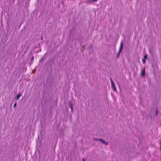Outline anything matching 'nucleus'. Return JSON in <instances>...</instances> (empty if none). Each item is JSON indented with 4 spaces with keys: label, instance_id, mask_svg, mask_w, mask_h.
I'll return each instance as SVG.
<instances>
[{
    "label": "nucleus",
    "instance_id": "f257e3e1",
    "mask_svg": "<svg viewBox=\"0 0 161 161\" xmlns=\"http://www.w3.org/2000/svg\"><path fill=\"white\" fill-rule=\"evenodd\" d=\"M145 75V67H144L141 70V76L142 77L144 76Z\"/></svg>",
    "mask_w": 161,
    "mask_h": 161
},
{
    "label": "nucleus",
    "instance_id": "f03ea898",
    "mask_svg": "<svg viewBox=\"0 0 161 161\" xmlns=\"http://www.w3.org/2000/svg\"><path fill=\"white\" fill-rule=\"evenodd\" d=\"M123 48V41H122L120 43V47H119V51L121 52H122Z\"/></svg>",
    "mask_w": 161,
    "mask_h": 161
},
{
    "label": "nucleus",
    "instance_id": "7ed1b4c3",
    "mask_svg": "<svg viewBox=\"0 0 161 161\" xmlns=\"http://www.w3.org/2000/svg\"><path fill=\"white\" fill-rule=\"evenodd\" d=\"M111 84L112 88L113 90L114 91L116 92L117 91L116 88L115 87L114 83L112 82V83H111Z\"/></svg>",
    "mask_w": 161,
    "mask_h": 161
},
{
    "label": "nucleus",
    "instance_id": "20e7f679",
    "mask_svg": "<svg viewBox=\"0 0 161 161\" xmlns=\"http://www.w3.org/2000/svg\"><path fill=\"white\" fill-rule=\"evenodd\" d=\"M68 105H69V107L71 109V112H73V104L71 103V102L69 101V102Z\"/></svg>",
    "mask_w": 161,
    "mask_h": 161
},
{
    "label": "nucleus",
    "instance_id": "39448f33",
    "mask_svg": "<svg viewBox=\"0 0 161 161\" xmlns=\"http://www.w3.org/2000/svg\"><path fill=\"white\" fill-rule=\"evenodd\" d=\"M100 142H101L103 144H105L106 145H108V142H106L103 139H102Z\"/></svg>",
    "mask_w": 161,
    "mask_h": 161
},
{
    "label": "nucleus",
    "instance_id": "423d86ee",
    "mask_svg": "<svg viewBox=\"0 0 161 161\" xmlns=\"http://www.w3.org/2000/svg\"><path fill=\"white\" fill-rule=\"evenodd\" d=\"M21 95H22V94H21V93H19V94H18L15 97V99L17 100L19 99V97H20V96H21Z\"/></svg>",
    "mask_w": 161,
    "mask_h": 161
},
{
    "label": "nucleus",
    "instance_id": "0eeeda50",
    "mask_svg": "<svg viewBox=\"0 0 161 161\" xmlns=\"http://www.w3.org/2000/svg\"><path fill=\"white\" fill-rule=\"evenodd\" d=\"M121 53V52H120L119 51H118V53L117 54L116 56V58L117 59L118 58H119V56H120Z\"/></svg>",
    "mask_w": 161,
    "mask_h": 161
},
{
    "label": "nucleus",
    "instance_id": "6e6552de",
    "mask_svg": "<svg viewBox=\"0 0 161 161\" xmlns=\"http://www.w3.org/2000/svg\"><path fill=\"white\" fill-rule=\"evenodd\" d=\"M149 52L152 55H153V50L152 49H150L149 50Z\"/></svg>",
    "mask_w": 161,
    "mask_h": 161
},
{
    "label": "nucleus",
    "instance_id": "1a4fd4ad",
    "mask_svg": "<svg viewBox=\"0 0 161 161\" xmlns=\"http://www.w3.org/2000/svg\"><path fill=\"white\" fill-rule=\"evenodd\" d=\"M85 48V46L84 45L82 47V48L81 49V52L82 53L83 51L84 50Z\"/></svg>",
    "mask_w": 161,
    "mask_h": 161
},
{
    "label": "nucleus",
    "instance_id": "9d476101",
    "mask_svg": "<svg viewBox=\"0 0 161 161\" xmlns=\"http://www.w3.org/2000/svg\"><path fill=\"white\" fill-rule=\"evenodd\" d=\"M147 55L145 54L144 56V58H143L146 60V59H147Z\"/></svg>",
    "mask_w": 161,
    "mask_h": 161
},
{
    "label": "nucleus",
    "instance_id": "9b49d317",
    "mask_svg": "<svg viewBox=\"0 0 161 161\" xmlns=\"http://www.w3.org/2000/svg\"><path fill=\"white\" fill-rule=\"evenodd\" d=\"M158 108H157L156 109V113L155 115H156L158 113Z\"/></svg>",
    "mask_w": 161,
    "mask_h": 161
},
{
    "label": "nucleus",
    "instance_id": "f8f14e48",
    "mask_svg": "<svg viewBox=\"0 0 161 161\" xmlns=\"http://www.w3.org/2000/svg\"><path fill=\"white\" fill-rule=\"evenodd\" d=\"M34 57L33 56H32V57L31 58V60L32 61L31 62V64H32L33 63V62L32 61L34 59Z\"/></svg>",
    "mask_w": 161,
    "mask_h": 161
},
{
    "label": "nucleus",
    "instance_id": "ddd939ff",
    "mask_svg": "<svg viewBox=\"0 0 161 161\" xmlns=\"http://www.w3.org/2000/svg\"><path fill=\"white\" fill-rule=\"evenodd\" d=\"M142 60L143 63L145 64L146 63V59L142 58Z\"/></svg>",
    "mask_w": 161,
    "mask_h": 161
},
{
    "label": "nucleus",
    "instance_id": "4468645a",
    "mask_svg": "<svg viewBox=\"0 0 161 161\" xmlns=\"http://www.w3.org/2000/svg\"><path fill=\"white\" fill-rule=\"evenodd\" d=\"M93 139L95 141H98V139H97V138H96L95 137H93Z\"/></svg>",
    "mask_w": 161,
    "mask_h": 161
},
{
    "label": "nucleus",
    "instance_id": "2eb2a0df",
    "mask_svg": "<svg viewBox=\"0 0 161 161\" xmlns=\"http://www.w3.org/2000/svg\"><path fill=\"white\" fill-rule=\"evenodd\" d=\"M16 105H17V102H16L15 103H14V108H15L16 107Z\"/></svg>",
    "mask_w": 161,
    "mask_h": 161
},
{
    "label": "nucleus",
    "instance_id": "dca6fc26",
    "mask_svg": "<svg viewBox=\"0 0 161 161\" xmlns=\"http://www.w3.org/2000/svg\"><path fill=\"white\" fill-rule=\"evenodd\" d=\"M91 3V0H88L87 3Z\"/></svg>",
    "mask_w": 161,
    "mask_h": 161
},
{
    "label": "nucleus",
    "instance_id": "f3484780",
    "mask_svg": "<svg viewBox=\"0 0 161 161\" xmlns=\"http://www.w3.org/2000/svg\"><path fill=\"white\" fill-rule=\"evenodd\" d=\"M98 0H91V2H97Z\"/></svg>",
    "mask_w": 161,
    "mask_h": 161
},
{
    "label": "nucleus",
    "instance_id": "a211bd4d",
    "mask_svg": "<svg viewBox=\"0 0 161 161\" xmlns=\"http://www.w3.org/2000/svg\"><path fill=\"white\" fill-rule=\"evenodd\" d=\"M110 80L111 83H112V82H114L113 80L111 78H110Z\"/></svg>",
    "mask_w": 161,
    "mask_h": 161
},
{
    "label": "nucleus",
    "instance_id": "6ab92c4d",
    "mask_svg": "<svg viewBox=\"0 0 161 161\" xmlns=\"http://www.w3.org/2000/svg\"><path fill=\"white\" fill-rule=\"evenodd\" d=\"M61 4L64 6V1L63 0H62V1L61 2Z\"/></svg>",
    "mask_w": 161,
    "mask_h": 161
},
{
    "label": "nucleus",
    "instance_id": "aec40b11",
    "mask_svg": "<svg viewBox=\"0 0 161 161\" xmlns=\"http://www.w3.org/2000/svg\"><path fill=\"white\" fill-rule=\"evenodd\" d=\"M77 39L78 40H79L81 39V36H80L79 37H78Z\"/></svg>",
    "mask_w": 161,
    "mask_h": 161
},
{
    "label": "nucleus",
    "instance_id": "412c9836",
    "mask_svg": "<svg viewBox=\"0 0 161 161\" xmlns=\"http://www.w3.org/2000/svg\"><path fill=\"white\" fill-rule=\"evenodd\" d=\"M91 48H92V49H93V47H92V46H91L90 47H89V49H90Z\"/></svg>",
    "mask_w": 161,
    "mask_h": 161
},
{
    "label": "nucleus",
    "instance_id": "4be33fe9",
    "mask_svg": "<svg viewBox=\"0 0 161 161\" xmlns=\"http://www.w3.org/2000/svg\"><path fill=\"white\" fill-rule=\"evenodd\" d=\"M54 58H53L52 59H51V61L52 62H53V63H54V61H53V59H54Z\"/></svg>",
    "mask_w": 161,
    "mask_h": 161
},
{
    "label": "nucleus",
    "instance_id": "5701e85b",
    "mask_svg": "<svg viewBox=\"0 0 161 161\" xmlns=\"http://www.w3.org/2000/svg\"><path fill=\"white\" fill-rule=\"evenodd\" d=\"M43 59V58H42L40 60V62L42 61Z\"/></svg>",
    "mask_w": 161,
    "mask_h": 161
},
{
    "label": "nucleus",
    "instance_id": "b1692460",
    "mask_svg": "<svg viewBox=\"0 0 161 161\" xmlns=\"http://www.w3.org/2000/svg\"><path fill=\"white\" fill-rule=\"evenodd\" d=\"M41 40H43V36H41Z\"/></svg>",
    "mask_w": 161,
    "mask_h": 161
},
{
    "label": "nucleus",
    "instance_id": "393cba45",
    "mask_svg": "<svg viewBox=\"0 0 161 161\" xmlns=\"http://www.w3.org/2000/svg\"><path fill=\"white\" fill-rule=\"evenodd\" d=\"M102 139H100V138L98 139V141H100V142H101Z\"/></svg>",
    "mask_w": 161,
    "mask_h": 161
},
{
    "label": "nucleus",
    "instance_id": "a878e982",
    "mask_svg": "<svg viewBox=\"0 0 161 161\" xmlns=\"http://www.w3.org/2000/svg\"><path fill=\"white\" fill-rule=\"evenodd\" d=\"M160 150H161V140H160Z\"/></svg>",
    "mask_w": 161,
    "mask_h": 161
},
{
    "label": "nucleus",
    "instance_id": "bb28decb",
    "mask_svg": "<svg viewBox=\"0 0 161 161\" xmlns=\"http://www.w3.org/2000/svg\"><path fill=\"white\" fill-rule=\"evenodd\" d=\"M82 161H86L85 159L84 158H83L82 159Z\"/></svg>",
    "mask_w": 161,
    "mask_h": 161
},
{
    "label": "nucleus",
    "instance_id": "cd10ccee",
    "mask_svg": "<svg viewBox=\"0 0 161 161\" xmlns=\"http://www.w3.org/2000/svg\"><path fill=\"white\" fill-rule=\"evenodd\" d=\"M29 54H30V55L31 53H32V52H29Z\"/></svg>",
    "mask_w": 161,
    "mask_h": 161
},
{
    "label": "nucleus",
    "instance_id": "c85d7f7f",
    "mask_svg": "<svg viewBox=\"0 0 161 161\" xmlns=\"http://www.w3.org/2000/svg\"><path fill=\"white\" fill-rule=\"evenodd\" d=\"M36 144H37V146H38V142H37V141H36Z\"/></svg>",
    "mask_w": 161,
    "mask_h": 161
}]
</instances>
